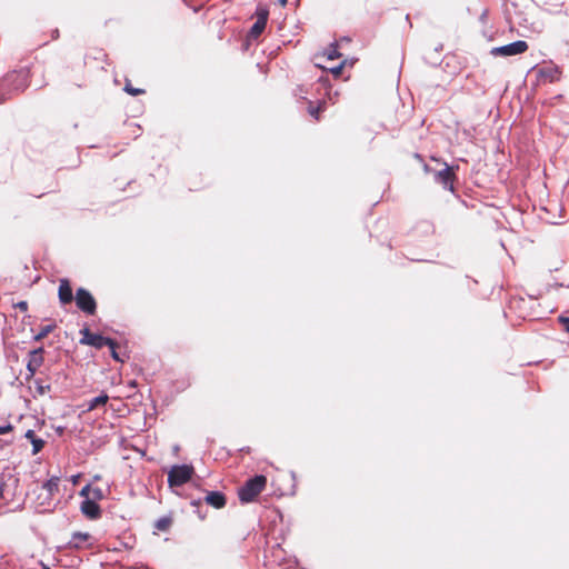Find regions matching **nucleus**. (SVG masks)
<instances>
[{
    "mask_svg": "<svg viewBox=\"0 0 569 569\" xmlns=\"http://www.w3.org/2000/svg\"><path fill=\"white\" fill-rule=\"evenodd\" d=\"M267 477L257 475L248 479L243 486L238 489V497L241 503L253 502L258 496L266 489Z\"/></svg>",
    "mask_w": 569,
    "mask_h": 569,
    "instance_id": "obj_1",
    "label": "nucleus"
},
{
    "mask_svg": "<svg viewBox=\"0 0 569 569\" xmlns=\"http://www.w3.org/2000/svg\"><path fill=\"white\" fill-rule=\"evenodd\" d=\"M194 468L191 465H176L168 472L169 487H180L187 483L193 476Z\"/></svg>",
    "mask_w": 569,
    "mask_h": 569,
    "instance_id": "obj_2",
    "label": "nucleus"
},
{
    "mask_svg": "<svg viewBox=\"0 0 569 569\" xmlns=\"http://www.w3.org/2000/svg\"><path fill=\"white\" fill-rule=\"evenodd\" d=\"M80 335L82 336L80 339L81 345L91 346L96 349H102L103 347H113L114 340L108 337H103L98 333H93L89 328H83L80 330Z\"/></svg>",
    "mask_w": 569,
    "mask_h": 569,
    "instance_id": "obj_3",
    "label": "nucleus"
},
{
    "mask_svg": "<svg viewBox=\"0 0 569 569\" xmlns=\"http://www.w3.org/2000/svg\"><path fill=\"white\" fill-rule=\"evenodd\" d=\"M529 46L523 40H518L506 46L495 47L490 50L493 57H511L522 54L528 50Z\"/></svg>",
    "mask_w": 569,
    "mask_h": 569,
    "instance_id": "obj_4",
    "label": "nucleus"
},
{
    "mask_svg": "<svg viewBox=\"0 0 569 569\" xmlns=\"http://www.w3.org/2000/svg\"><path fill=\"white\" fill-rule=\"evenodd\" d=\"M76 305L77 307L87 315H94L97 311V302L93 296L84 288H79L76 291Z\"/></svg>",
    "mask_w": 569,
    "mask_h": 569,
    "instance_id": "obj_5",
    "label": "nucleus"
},
{
    "mask_svg": "<svg viewBox=\"0 0 569 569\" xmlns=\"http://www.w3.org/2000/svg\"><path fill=\"white\" fill-rule=\"evenodd\" d=\"M256 16H257V20L248 33V37L253 40L258 39L266 29L268 17H269L268 8L259 6L257 8Z\"/></svg>",
    "mask_w": 569,
    "mask_h": 569,
    "instance_id": "obj_6",
    "label": "nucleus"
},
{
    "mask_svg": "<svg viewBox=\"0 0 569 569\" xmlns=\"http://www.w3.org/2000/svg\"><path fill=\"white\" fill-rule=\"evenodd\" d=\"M44 350L43 348H38L34 350H31L28 355V362H27V370L28 376L27 378L33 377L38 369L43 365L44 357H43Z\"/></svg>",
    "mask_w": 569,
    "mask_h": 569,
    "instance_id": "obj_7",
    "label": "nucleus"
},
{
    "mask_svg": "<svg viewBox=\"0 0 569 569\" xmlns=\"http://www.w3.org/2000/svg\"><path fill=\"white\" fill-rule=\"evenodd\" d=\"M456 179V174L452 167L446 164L445 169L439 170L436 173V180L443 186V188L453 190V181Z\"/></svg>",
    "mask_w": 569,
    "mask_h": 569,
    "instance_id": "obj_8",
    "label": "nucleus"
},
{
    "mask_svg": "<svg viewBox=\"0 0 569 569\" xmlns=\"http://www.w3.org/2000/svg\"><path fill=\"white\" fill-rule=\"evenodd\" d=\"M58 298L61 305H70L73 301L71 283L68 279H60L58 288Z\"/></svg>",
    "mask_w": 569,
    "mask_h": 569,
    "instance_id": "obj_9",
    "label": "nucleus"
},
{
    "mask_svg": "<svg viewBox=\"0 0 569 569\" xmlns=\"http://www.w3.org/2000/svg\"><path fill=\"white\" fill-rule=\"evenodd\" d=\"M81 512L89 519H98L101 515L99 505L93 499H84L81 502Z\"/></svg>",
    "mask_w": 569,
    "mask_h": 569,
    "instance_id": "obj_10",
    "label": "nucleus"
},
{
    "mask_svg": "<svg viewBox=\"0 0 569 569\" xmlns=\"http://www.w3.org/2000/svg\"><path fill=\"white\" fill-rule=\"evenodd\" d=\"M91 538L92 537L89 532H73L71 539L68 542V547L70 549H82L86 545L90 542Z\"/></svg>",
    "mask_w": 569,
    "mask_h": 569,
    "instance_id": "obj_11",
    "label": "nucleus"
},
{
    "mask_svg": "<svg viewBox=\"0 0 569 569\" xmlns=\"http://www.w3.org/2000/svg\"><path fill=\"white\" fill-rule=\"evenodd\" d=\"M204 501L216 509H222L227 503L226 496L220 491L208 492L204 497Z\"/></svg>",
    "mask_w": 569,
    "mask_h": 569,
    "instance_id": "obj_12",
    "label": "nucleus"
},
{
    "mask_svg": "<svg viewBox=\"0 0 569 569\" xmlns=\"http://www.w3.org/2000/svg\"><path fill=\"white\" fill-rule=\"evenodd\" d=\"M24 437L32 443V455H37L43 449L46 445L44 440L37 437L33 430H28Z\"/></svg>",
    "mask_w": 569,
    "mask_h": 569,
    "instance_id": "obj_13",
    "label": "nucleus"
},
{
    "mask_svg": "<svg viewBox=\"0 0 569 569\" xmlns=\"http://www.w3.org/2000/svg\"><path fill=\"white\" fill-rule=\"evenodd\" d=\"M59 482L60 478L58 476H54L51 477L48 481H46L42 488L47 490L50 497H53L59 491Z\"/></svg>",
    "mask_w": 569,
    "mask_h": 569,
    "instance_id": "obj_14",
    "label": "nucleus"
},
{
    "mask_svg": "<svg viewBox=\"0 0 569 569\" xmlns=\"http://www.w3.org/2000/svg\"><path fill=\"white\" fill-rule=\"evenodd\" d=\"M108 400H109L108 395L101 393L100 396L91 399L88 402V411H92V410L97 409L100 406H104L108 402Z\"/></svg>",
    "mask_w": 569,
    "mask_h": 569,
    "instance_id": "obj_15",
    "label": "nucleus"
},
{
    "mask_svg": "<svg viewBox=\"0 0 569 569\" xmlns=\"http://www.w3.org/2000/svg\"><path fill=\"white\" fill-rule=\"evenodd\" d=\"M172 525V518L171 517H162V518H159L156 522H154V529L158 530V531H162V532H166L170 529Z\"/></svg>",
    "mask_w": 569,
    "mask_h": 569,
    "instance_id": "obj_16",
    "label": "nucleus"
},
{
    "mask_svg": "<svg viewBox=\"0 0 569 569\" xmlns=\"http://www.w3.org/2000/svg\"><path fill=\"white\" fill-rule=\"evenodd\" d=\"M325 109H326V102L325 101H320L317 107H315L312 104V102L309 101L308 112L316 120L320 119V113L322 111H325Z\"/></svg>",
    "mask_w": 569,
    "mask_h": 569,
    "instance_id": "obj_17",
    "label": "nucleus"
},
{
    "mask_svg": "<svg viewBox=\"0 0 569 569\" xmlns=\"http://www.w3.org/2000/svg\"><path fill=\"white\" fill-rule=\"evenodd\" d=\"M56 327H57V326H56V323H54V322L40 327L39 332L34 336V340H36V341H41V340H42V339H44L49 333H51V332L56 329Z\"/></svg>",
    "mask_w": 569,
    "mask_h": 569,
    "instance_id": "obj_18",
    "label": "nucleus"
},
{
    "mask_svg": "<svg viewBox=\"0 0 569 569\" xmlns=\"http://www.w3.org/2000/svg\"><path fill=\"white\" fill-rule=\"evenodd\" d=\"M340 52L338 51L337 44H331L330 48L321 56V58H326L329 61L340 58Z\"/></svg>",
    "mask_w": 569,
    "mask_h": 569,
    "instance_id": "obj_19",
    "label": "nucleus"
},
{
    "mask_svg": "<svg viewBox=\"0 0 569 569\" xmlns=\"http://www.w3.org/2000/svg\"><path fill=\"white\" fill-rule=\"evenodd\" d=\"M124 91L130 96L137 97L146 93L144 89L134 88L129 80L126 81Z\"/></svg>",
    "mask_w": 569,
    "mask_h": 569,
    "instance_id": "obj_20",
    "label": "nucleus"
},
{
    "mask_svg": "<svg viewBox=\"0 0 569 569\" xmlns=\"http://www.w3.org/2000/svg\"><path fill=\"white\" fill-rule=\"evenodd\" d=\"M90 499H93V501H98L103 499V492L102 489L99 487H91L90 486Z\"/></svg>",
    "mask_w": 569,
    "mask_h": 569,
    "instance_id": "obj_21",
    "label": "nucleus"
},
{
    "mask_svg": "<svg viewBox=\"0 0 569 569\" xmlns=\"http://www.w3.org/2000/svg\"><path fill=\"white\" fill-rule=\"evenodd\" d=\"M117 348H118V343H117V341L114 340V345H113V347H109L110 352H111V357H112L116 361L124 362V360H123L122 358H120L119 353L117 352Z\"/></svg>",
    "mask_w": 569,
    "mask_h": 569,
    "instance_id": "obj_22",
    "label": "nucleus"
},
{
    "mask_svg": "<svg viewBox=\"0 0 569 569\" xmlns=\"http://www.w3.org/2000/svg\"><path fill=\"white\" fill-rule=\"evenodd\" d=\"M343 67L345 61L341 62L338 67L330 68L329 70L336 78H338L341 74Z\"/></svg>",
    "mask_w": 569,
    "mask_h": 569,
    "instance_id": "obj_23",
    "label": "nucleus"
},
{
    "mask_svg": "<svg viewBox=\"0 0 569 569\" xmlns=\"http://www.w3.org/2000/svg\"><path fill=\"white\" fill-rule=\"evenodd\" d=\"M14 427L11 423L0 426V435L9 433L13 431Z\"/></svg>",
    "mask_w": 569,
    "mask_h": 569,
    "instance_id": "obj_24",
    "label": "nucleus"
},
{
    "mask_svg": "<svg viewBox=\"0 0 569 569\" xmlns=\"http://www.w3.org/2000/svg\"><path fill=\"white\" fill-rule=\"evenodd\" d=\"M14 308L19 309L22 312H26L28 311L29 306L27 301H19L14 305Z\"/></svg>",
    "mask_w": 569,
    "mask_h": 569,
    "instance_id": "obj_25",
    "label": "nucleus"
},
{
    "mask_svg": "<svg viewBox=\"0 0 569 569\" xmlns=\"http://www.w3.org/2000/svg\"><path fill=\"white\" fill-rule=\"evenodd\" d=\"M50 385H41V383H38V391L41 396L48 393L50 391Z\"/></svg>",
    "mask_w": 569,
    "mask_h": 569,
    "instance_id": "obj_26",
    "label": "nucleus"
},
{
    "mask_svg": "<svg viewBox=\"0 0 569 569\" xmlns=\"http://www.w3.org/2000/svg\"><path fill=\"white\" fill-rule=\"evenodd\" d=\"M80 496L84 497L86 499H90V485H87L81 489Z\"/></svg>",
    "mask_w": 569,
    "mask_h": 569,
    "instance_id": "obj_27",
    "label": "nucleus"
},
{
    "mask_svg": "<svg viewBox=\"0 0 569 569\" xmlns=\"http://www.w3.org/2000/svg\"><path fill=\"white\" fill-rule=\"evenodd\" d=\"M560 321L563 326V329L569 332V317H561Z\"/></svg>",
    "mask_w": 569,
    "mask_h": 569,
    "instance_id": "obj_28",
    "label": "nucleus"
},
{
    "mask_svg": "<svg viewBox=\"0 0 569 569\" xmlns=\"http://www.w3.org/2000/svg\"><path fill=\"white\" fill-rule=\"evenodd\" d=\"M79 478H80V475L73 476V477H72V479H71V480H72V483H73V485H77V483H78V481H79Z\"/></svg>",
    "mask_w": 569,
    "mask_h": 569,
    "instance_id": "obj_29",
    "label": "nucleus"
},
{
    "mask_svg": "<svg viewBox=\"0 0 569 569\" xmlns=\"http://www.w3.org/2000/svg\"><path fill=\"white\" fill-rule=\"evenodd\" d=\"M287 3H288V0H278V4H279L280 7H286V6H287Z\"/></svg>",
    "mask_w": 569,
    "mask_h": 569,
    "instance_id": "obj_30",
    "label": "nucleus"
},
{
    "mask_svg": "<svg viewBox=\"0 0 569 569\" xmlns=\"http://www.w3.org/2000/svg\"><path fill=\"white\" fill-rule=\"evenodd\" d=\"M3 497V489L0 487V499Z\"/></svg>",
    "mask_w": 569,
    "mask_h": 569,
    "instance_id": "obj_31",
    "label": "nucleus"
},
{
    "mask_svg": "<svg viewBox=\"0 0 569 569\" xmlns=\"http://www.w3.org/2000/svg\"><path fill=\"white\" fill-rule=\"evenodd\" d=\"M192 505H193V506H199V505H200V501H192Z\"/></svg>",
    "mask_w": 569,
    "mask_h": 569,
    "instance_id": "obj_32",
    "label": "nucleus"
},
{
    "mask_svg": "<svg viewBox=\"0 0 569 569\" xmlns=\"http://www.w3.org/2000/svg\"><path fill=\"white\" fill-rule=\"evenodd\" d=\"M42 568H43V569H49V567H48V566H46L44 563H42Z\"/></svg>",
    "mask_w": 569,
    "mask_h": 569,
    "instance_id": "obj_33",
    "label": "nucleus"
},
{
    "mask_svg": "<svg viewBox=\"0 0 569 569\" xmlns=\"http://www.w3.org/2000/svg\"><path fill=\"white\" fill-rule=\"evenodd\" d=\"M567 44L569 46V39L567 40Z\"/></svg>",
    "mask_w": 569,
    "mask_h": 569,
    "instance_id": "obj_34",
    "label": "nucleus"
}]
</instances>
